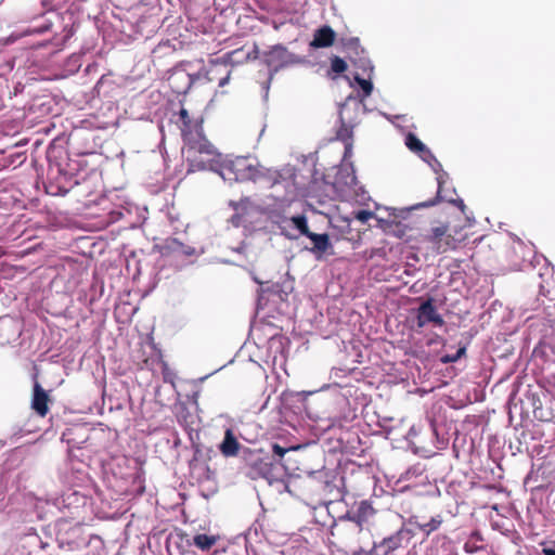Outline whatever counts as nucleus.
I'll list each match as a JSON object with an SVG mask.
<instances>
[{
	"label": "nucleus",
	"mask_w": 555,
	"mask_h": 555,
	"mask_svg": "<svg viewBox=\"0 0 555 555\" xmlns=\"http://www.w3.org/2000/svg\"><path fill=\"white\" fill-rule=\"evenodd\" d=\"M336 34L332 29V27L325 25L321 28L317 29L313 35V39L311 41V47L313 48H328L335 41Z\"/></svg>",
	"instance_id": "11"
},
{
	"label": "nucleus",
	"mask_w": 555,
	"mask_h": 555,
	"mask_svg": "<svg viewBox=\"0 0 555 555\" xmlns=\"http://www.w3.org/2000/svg\"><path fill=\"white\" fill-rule=\"evenodd\" d=\"M405 145L410 151L416 153L424 160H427V157H433L426 145L413 133H408L405 137Z\"/></svg>",
	"instance_id": "14"
},
{
	"label": "nucleus",
	"mask_w": 555,
	"mask_h": 555,
	"mask_svg": "<svg viewBox=\"0 0 555 555\" xmlns=\"http://www.w3.org/2000/svg\"><path fill=\"white\" fill-rule=\"evenodd\" d=\"M444 177H447V173H446V172H443V173L439 175V176H438V178H437V182H438L437 197H439V196H440V194H441V191H442V184H443V182H444V181H443V178H444Z\"/></svg>",
	"instance_id": "27"
},
{
	"label": "nucleus",
	"mask_w": 555,
	"mask_h": 555,
	"mask_svg": "<svg viewBox=\"0 0 555 555\" xmlns=\"http://www.w3.org/2000/svg\"><path fill=\"white\" fill-rule=\"evenodd\" d=\"M307 237L313 243L310 250L314 254H324L332 247L330 236L326 233L318 234L310 231Z\"/></svg>",
	"instance_id": "13"
},
{
	"label": "nucleus",
	"mask_w": 555,
	"mask_h": 555,
	"mask_svg": "<svg viewBox=\"0 0 555 555\" xmlns=\"http://www.w3.org/2000/svg\"><path fill=\"white\" fill-rule=\"evenodd\" d=\"M291 221L295 225V228L299 231V233L304 236L309 235L310 229L308 227V220L305 215H297L291 218Z\"/></svg>",
	"instance_id": "18"
},
{
	"label": "nucleus",
	"mask_w": 555,
	"mask_h": 555,
	"mask_svg": "<svg viewBox=\"0 0 555 555\" xmlns=\"http://www.w3.org/2000/svg\"><path fill=\"white\" fill-rule=\"evenodd\" d=\"M416 321L418 327H424L428 323L436 326L444 325L443 318L438 313L433 298H428L417 308Z\"/></svg>",
	"instance_id": "6"
},
{
	"label": "nucleus",
	"mask_w": 555,
	"mask_h": 555,
	"mask_svg": "<svg viewBox=\"0 0 555 555\" xmlns=\"http://www.w3.org/2000/svg\"><path fill=\"white\" fill-rule=\"evenodd\" d=\"M331 69L335 74H343L347 70V63L341 57L334 55L331 59Z\"/></svg>",
	"instance_id": "20"
},
{
	"label": "nucleus",
	"mask_w": 555,
	"mask_h": 555,
	"mask_svg": "<svg viewBox=\"0 0 555 555\" xmlns=\"http://www.w3.org/2000/svg\"><path fill=\"white\" fill-rule=\"evenodd\" d=\"M218 539L217 535L198 533L194 535L193 544L202 551H208L217 543Z\"/></svg>",
	"instance_id": "16"
},
{
	"label": "nucleus",
	"mask_w": 555,
	"mask_h": 555,
	"mask_svg": "<svg viewBox=\"0 0 555 555\" xmlns=\"http://www.w3.org/2000/svg\"><path fill=\"white\" fill-rule=\"evenodd\" d=\"M462 210H464L465 208V204L462 199H459L457 204H456Z\"/></svg>",
	"instance_id": "31"
},
{
	"label": "nucleus",
	"mask_w": 555,
	"mask_h": 555,
	"mask_svg": "<svg viewBox=\"0 0 555 555\" xmlns=\"http://www.w3.org/2000/svg\"><path fill=\"white\" fill-rule=\"evenodd\" d=\"M354 79L362 89L364 96H369L373 91L372 82L370 80L361 78L359 75H356Z\"/></svg>",
	"instance_id": "22"
},
{
	"label": "nucleus",
	"mask_w": 555,
	"mask_h": 555,
	"mask_svg": "<svg viewBox=\"0 0 555 555\" xmlns=\"http://www.w3.org/2000/svg\"><path fill=\"white\" fill-rule=\"evenodd\" d=\"M240 442L236 439L233 430L228 428L224 433L222 442L219 446L221 454L225 457L236 456L240 451Z\"/></svg>",
	"instance_id": "12"
},
{
	"label": "nucleus",
	"mask_w": 555,
	"mask_h": 555,
	"mask_svg": "<svg viewBox=\"0 0 555 555\" xmlns=\"http://www.w3.org/2000/svg\"><path fill=\"white\" fill-rule=\"evenodd\" d=\"M408 227L401 222H392L388 225V231L393 233L396 236L402 238L406 235Z\"/></svg>",
	"instance_id": "21"
},
{
	"label": "nucleus",
	"mask_w": 555,
	"mask_h": 555,
	"mask_svg": "<svg viewBox=\"0 0 555 555\" xmlns=\"http://www.w3.org/2000/svg\"><path fill=\"white\" fill-rule=\"evenodd\" d=\"M203 117H194L191 116L189 111L184 107H181L178 113V120L176 124L178 125L183 142L196 134L197 132L203 131Z\"/></svg>",
	"instance_id": "4"
},
{
	"label": "nucleus",
	"mask_w": 555,
	"mask_h": 555,
	"mask_svg": "<svg viewBox=\"0 0 555 555\" xmlns=\"http://www.w3.org/2000/svg\"><path fill=\"white\" fill-rule=\"evenodd\" d=\"M249 473L251 479L273 477L274 464L269 456H261L260 453H253L249 462Z\"/></svg>",
	"instance_id": "5"
},
{
	"label": "nucleus",
	"mask_w": 555,
	"mask_h": 555,
	"mask_svg": "<svg viewBox=\"0 0 555 555\" xmlns=\"http://www.w3.org/2000/svg\"><path fill=\"white\" fill-rule=\"evenodd\" d=\"M229 80V74L219 80V86L223 87Z\"/></svg>",
	"instance_id": "30"
},
{
	"label": "nucleus",
	"mask_w": 555,
	"mask_h": 555,
	"mask_svg": "<svg viewBox=\"0 0 555 555\" xmlns=\"http://www.w3.org/2000/svg\"><path fill=\"white\" fill-rule=\"evenodd\" d=\"M436 203H437V199H433V201H430V202H428V203L424 204L423 206H433V205H435Z\"/></svg>",
	"instance_id": "32"
},
{
	"label": "nucleus",
	"mask_w": 555,
	"mask_h": 555,
	"mask_svg": "<svg viewBox=\"0 0 555 555\" xmlns=\"http://www.w3.org/2000/svg\"><path fill=\"white\" fill-rule=\"evenodd\" d=\"M404 538L403 530H399L393 534L383 539L379 543H374L370 555H388L402 546Z\"/></svg>",
	"instance_id": "8"
},
{
	"label": "nucleus",
	"mask_w": 555,
	"mask_h": 555,
	"mask_svg": "<svg viewBox=\"0 0 555 555\" xmlns=\"http://www.w3.org/2000/svg\"><path fill=\"white\" fill-rule=\"evenodd\" d=\"M272 451H273L274 455H276V456H279V457H283V456H284V454L288 451V449L283 448V447H281V446H280V444H278V443H274V444L272 446Z\"/></svg>",
	"instance_id": "26"
},
{
	"label": "nucleus",
	"mask_w": 555,
	"mask_h": 555,
	"mask_svg": "<svg viewBox=\"0 0 555 555\" xmlns=\"http://www.w3.org/2000/svg\"><path fill=\"white\" fill-rule=\"evenodd\" d=\"M424 241L431 245L437 254L446 253L456 248V240L449 233L447 224L434 227L424 235Z\"/></svg>",
	"instance_id": "3"
},
{
	"label": "nucleus",
	"mask_w": 555,
	"mask_h": 555,
	"mask_svg": "<svg viewBox=\"0 0 555 555\" xmlns=\"http://www.w3.org/2000/svg\"><path fill=\"white\" fill-rule=\"evenodd\" d=\"M258 56L259 50L257 44H254L249 50H247L244 46L225 54L227 61L232 65H238L248 61H254L257 60Z\"/></svg>",
	"instance_id": "10"
},
{
	"label": "nucleus",
	"mask_w": 555,
	"mask_h": 555,
	"mask_svg": "<svg viewBox=\"0 0 555 555\" xmlns=\"http://www.w3.org/2000/svg\"><path fill=\"white\" fill-rule=\"evenodd\" d=\"M50 397L48 392L36 382L33 388L31 409L40 417H46L50 411Z\"/></svg>",
	"instance_id": "9"
},
{
	"label": "nucleus",
	"mask_w": 555,
	"mask_h": 555,
	"mask_svg": "<svg viewBox=\"0 0 555 555\" xmlns=\"http://www.w3.org/2000/svg\"><path fill=\"white\" fill-rule=\"evenodd\" d=\"M351 137L352 132L346 126H341V128L337 131V139L345 143V155L351 152Z\"/></svg>",
	"instance_id": "19"
},
{
	"label": "nucleus",
	"mask_w": 555,
	"mask_h": 555,
	"mask_svg": "<svg viewBox=\"0 0 555 555\" xmlns=\"http://www.w3.org/2000/svg\"><path fill=\"white\" fill-rule=\"evenodd\" d=\"M184 146L188 152V160L191 167L199 170L211 169L219 163L220 154L215 145L206 138L204 130L185 140Z\"/></svg>",
	"instance_id": "2"
},
{
	"label": "nucleus",
	"mask_w": 555,
	"mask_h": 555,
	"mask_svg": "<svg viewBox=\"0 0 555 555\" xmlns=\"http://www.w3.org/2000/svg\"><path fill=\"white\" fill-rule=\"evenodd\" d=\"M542 553L544 555H555V540L551 541L548 544H542Z\"/></svg>",
	"instance_id": "25"
},
{
	"label": "nucleus",
	"mask_w": 555,
	"mask_h": 555,
	"mask_svg": "<svg viewBox=\"0 0 555 555\" xmlns=\"http://www.w3.org/2000/svg\"><path fill=\"white\" fill-rule=\"evenodd\" d=\"M465 351H466V348L465 347H461V348H459V350L454 354H444V356H442L441 357V362L444 363V364L455 362L462 356L465 354Z\"/></svg>",
	"instance_id": "23"
},
{
	"label": "nucleus",
	"mask_w": 555,
	"mask_h": 555,
	"mask_svg": "<svg viewBox=\"0 0 555 555\" xmlns=\"http://www.w3.org/2000/svg\"><path fill=\"white\" fill-rule=\"evenodd\" d=\"M73 185H70L69 188H65V186H59V192L56 194H61V195H65L69 192V190L72 189Z\"/></svg>",
	"instance_id": "29"
},
{
	"label": "nucleus",
	"mask_w": 555,
	"mask_h": 555,
	"mask_svg": "<svg viewBox=\"0 0 555 555\" xmlns=\"http://www.w3.org/2000/svg\"><path fill=\"white\" fill-rule=\"evenodd\" d=\"M263 63L269 67L271 76L288 63V52L282 44L273 46L263 53Z\"/></svg>",
	"instance_id": "7"
},
{
	"label": "nucleus",
	"mask_w": 555,
	"mask_h": 555,
	"mask_svg": "<svg viewBox=\"0 0 555 555\" xmlns=\"http://www.w3.org/2000/svg\"><path fill=\"white\" fill-rule=\"evenodd\" d=\"M442 524V519L440 516L433 517L427 522H416L418 529L425 533L426 535H429L431 532L436 531Z\"/></svg>",
	"instance_id": "17"
},
{
	"label": "nucleus",
	"mask_w": 555,
	"mask_h": 555,
	"mask_svg": "<svg viewBox=\"0 0 555 555\" xmlns=\"http://www.w3.org/2000/svg\"><path fill=\"white\" fill-rule=\"evenodd\" d=\"M548 347H550V349L553 353L554 360H555V327H554V333L550 337Z\"/></svg>",
	"instance_id": "28"
},
{
	"label": "nucleus",
	"mask_w": 555,
	"mask_h": 555,
	"mask_svg": "<svg viewBox=\"0 0 555 555\" xmlns=\"http://www.w3.org/2000/svg\"><path fill=\"white\" fill-rule=\"evenodd\" d=\"M340 44L350 59L352 55L360 56V54L364 52L360 44V40L357 37L341 38Z\"/></svg>",
	"instance_id": "15"
},
{
	"label": "nucleus",
	"mask_w": 555,
	"mask_h": 555,
	"mask_svg": "<svg viewBox=\"0 0 555 555\" xmlns=\"http://www.w3.org/2000/svg\"><path fill=\"white\" fill-rule=\"evenodd\" d=\"M375 514L376 511L369 501H361L356 511L348 512L339 518L338 522L332 528L331 534L343 543H348L362 532L364 525Z\"/></svg>",
	"instance_id": "1"
},
{
	"label": "nucleus",
	"mask_w": 555,
	"mask_h": 555,
	"mask_svg": "<svg viewBox=\"0 0 555 555\" xmlns=\"http://www.w3.org/2000/svg\"><path fill=\"white\" fill-rule=\"evenodd\" d=\"M465 550H466L467 552H473V548H470V547H469V544H468V543H466V544H465Z\"/></svg>",
	"instance_id": "33"
},
{
	"label": "nucleus",
	"mask_w": 555,
	"mask_h": 555,
	"mask_svg": "<svg viewBox=\"0 0 555 555\" xmlns=\"http://www.w3.org/2000/svg\"><path fill=\"white\" fill-rule=\"evenodd\" d=\"M373 217H374V212L371 211V210L361 209V210H358V211L353 212V218L357 219L358 221L362 222V223L367 222Z\"/></svg>",
	"instance_id": "24"
}]
</instances>
